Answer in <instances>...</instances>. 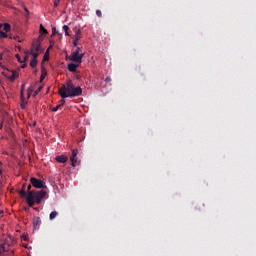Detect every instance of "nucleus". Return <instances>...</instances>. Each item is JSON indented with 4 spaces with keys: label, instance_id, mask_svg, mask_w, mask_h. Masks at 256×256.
<instances>
[{
    "label": "nucleus",
    "instance_id": "f257e3e1",
    "mask_svg": "<svg viewBox=\"0 0 256 256\" xmlns=\"http://www.w3.org/2000/svg\"><path fill=\"white\" fill-rule=\"evenodd\" d=\"M58 93L62 101H65L63 99H67V97H81V95H83V89H81L80 86L75 87L73 81L67 80L66 83L59 88Z\"/></svg>",
    "mask_w": 256,
    "mask_h": 256
},
{
    "label": "nucleus",
    "instance_id": "f03ea898",
    "mask_svg": "<svg viewBox=\"0 0 256 256\" xmlns=\"http://www.w3.org/2000/svg\"><path fill=\"white\" fill-rule=\"evenodd\" d=\"M20 197H25L26 202L29 207H34L35 203L38 205L45 199V196L47 195V192L44 190H40L38 192L35 191H29L28 193L25 191V187H23L19 191Z\"/></svg>",
    "mask_w": 256,
    "mask_h": 256
},
{
    "label": "nucleus",
    "instance_id": "7ed1b4c3",
    "mask_svg": "<svg viewBox=\"0 0 256 256\" xmlns=\"http://www.w3.org/2000/svg\"><path fill=\"white\" fill-rule=\"evenodd\" d=\"M2 75H4V77L9 79V81H11V83H13V82H15V79H18L19 72H17L16 70H9V69H7L6 71H4L2 73Z\"/></svg>",
    "mask_w": 256,
    "mask_h": 256
},
{
    "label": "nucleus",
    "instance_id": "20e7f679",
    "mask_svg": "<svg viewBox=\"0 0 256 256\" xmlns=\"http://www.w3.org/2000/svg\"><path fill=\"white\" fill-rule=\"evenodd\" d=\"M30 183H31V185H33V187H35L36 189H45V187H47V186H45V182H43V180L37 179V178H35V177H32V178L30 179Z\"/></svg>",
    "mask_w": 256,
    "mask_h": 256
},
{
    "label": "nucleus",
    "instance_id": "39448f33",
    "mask_svg": "<svg viewBox=\"0 0 256 256\" xmlns=\"http://www.w3.org/2000/svg\"><path fill=\"white\" fill-rule=\"evenodd\" d=\"M85 54H77V52H72L69 59L70 61H73L74 63H82L83 57Z\"/></svg>",
    "mask_w": 256,
    "mask_h": 256
},
{
    "label": "nucleus",
    "instance_id": "423d86ee",
    "mask_svg": "<svg viewBox=\"0 0 256 256\" xmlns=\"http://www.w3.org/2000/svg\"><path fill=\"white\" fill-rule=\"evenodd\" d=\"M77 155H79V150H72V155L70 157V161L72 163V167H77Z\"/></svg>",
    "mask_w": 256,
    "mask_h": 256
},
{
    "label": "nucleus",
    "instance_id": "0eeeda50",
    "mask_svg": "<svg viewBox=\"0 0 256 256\" xmlns=\"http://www.w3.org/2000/svg\"><path fill=\"white\" fill-rule=\"evenodd\" d=\"M79 65H81V63L75 62L68 64V71H70V73H76L77 67H79Z\"/></svg>",
    "mask_w": 256,
    "mask_h": 256
},
{
    "label": "nucleus",
    "instance_id": "6e6552de",
    "mask_svg": "<svg viewBox=\"0 0 256 256\" xmlns=\"http://www.w3.org/2000/svg\"><path fill=\"white\" fill-rule=\"evenodd\" d=\"M30 51L39 53V51H41V43L39 41L33 42Z\"/></svg>",
    "mask_w": 256,
    "mask_h": 256
},
{
    "label": "nucleus",
    "instance_id": "1a4fd4ad",
    "mask_svg": "<svg viewBox=\"0 0 256 256\" xmlns=\"http://www.w3.org/2000/svg\"><path fill=\"white\" fill-rule=\"evenodd\" d=\"M55 160L58 162V163H67V161H69V157L65 156V155H59V156H56L55 157Z\"/></svg>",
    "mask_w": 256,
    "mask_h": 256
},
{
    "label": "nucleus",
    "instance_id": "9d476101",
    "mask_svg": "<svg viewBox=\"0 0 256 256\" xmlns=\"http://www.w3.org/2000/svg\"><path fill=\"white\" fill-rule=\"evenodd\" d=\"M33 227H34V229H39V227H41V218L40 217L35 216L33 218Z\"/></svg>",
    "mask_w": 256,
    "mask_h": 256
},
{
    "label": "nucleus",
    "instance_id": "9b49d317",
    "mask_svg": "<svg viewBox=\"0 0 256 256\" xmlns=\"http://www.w3.org/2000/svg\"><path fill=\"white\" fill-rule=\"evenodd\" d=\"M1 27H3V31H5L6 33H9V31H11V25L9 23H5L4 25L0 24V29Z\"/></svg>",
    "mask_w": 256,
    "mask_h": 256
},
{
    "label": "nucleus",
    "instance_id": "f8f14e48",
    "mask_svg": "<svg viewBox=\"0 0 256 256\" xmlns=\"http://www.w3.org/2000/svg\"><path fill=\"white\" fill-rule=\"evenodd\" d=\"M45 77H47V70H45V68H42V73L40 76V83H43Z\"/></svg>",
    "mask_w": 256,
    "mask_h": 256
},
{
    "label": "nucleus",
    "instance_id": "ddd939ff",
    "mask_svg": "<svg viewBox=\"0 0 256 256\" xmlns=\"http://www.w3.org/2000/svg\"><path fill=\"white\" fill-rule=\"evenodd\" d=\"M57 215H59V213L57 211H52L49 215L50 221H53V219H55L57 217Z\"/></svg>",
    "mask_w": 256,
    "mask_h": 256
},
{
    "label": "nucleus",
    "instance_id": "4468645a",
    "mask_svg": "<svg viewBox=\"0 0 256 256\" xmlns=\"http://www.w3.org/2000/svg\"><path fill=\"white\" fill-rule=\"evenodd\" d=\"M40 33H41L42 35H47V33H49V32L47 31V29H45V27H43V24L40 25Z\"/></svg>",
    "mask_w": 256,
    "mask_h": 256
},
{
    "label": "nucleus",
    "instance_id": "2eb2a0df",
    "mask_svg": "<svg viewBox=\"0 0 256 256\" xmlns=\"http://www.w3.org/2000/svg\"><path fill=\"white\" fill-rule=\"evenodd\" d=\"M30 67H32V69H35V67H37V59H33L30 61Z\"/></svg>",
    "mask_w": 256,
    "mask_h": 256
},
{
    "label": "nucleus",
    "instance_id": "dca6fc26",
    "mask_svg": "<svg viewBox=\"0 0 256 256\" xmlns=\"http://www.w3.org/2000/svg\"><path fill=\"white\" fill-rule=\"evenodd\" d=\"M29 53L32 55V59H37L39 57V52H33V50H30Z\"/></svg>",
    "mask_w": 256,
    "mask_h": 256
},
{
    "label": "nucleus",
    "instance_id": "f3484780",
    "mask_svg": "<svg viewBox=\"0 0 256 256\" xmlns=\"http://www.w3.org/2000/svg\"><path fill=\"white\" fill-rule=\"evenodd\" d=\"M29 55H30L29 51H26L24 59L22 60V63H27V61H29Z\"/></svg>",
    "mask_w": 256,
    "mask_h": 256
},
{
    "label": "nucleus",
    "instance_id": "a211bd4d",
    "mask_svg": "<svg viewBox=\"0 0 256 256\" xmlns=\"http://www.w3.org/2000/svg\"><path fill=\"white\" fill-rule=\"evenodd\" d=\"M63 31H64L66 37H69V26L64 25V26H63Z\"/></svg>",
    "mask_w": 256,
    "mask_h": 256
},
{
    "label": "nucleus",
    "instance_id": "6ab92c4d",
    "mask_svg": "<svg viewBox=\"0 0 256 256\" xmlns=\"http://www.w3.org/2000/svg\"><path fill=\"white\" fill-rule=\"evenodd\" d=\"M43 61H49V50H46L44 57H43Z\"/></svg>",
    "mask_w": 256,
    "mask_h": 256
},
{
    "label": "nucleus",
    "instance_id": "aec40b11",
    "mask_svg": "<svg viewBox=\"0 0 256 256\" xmlns=\"http://www.w3.org/2000/svg\"><path fill=\"white\" fill-rule=\"evenodd\" d=\"M75 39H81V30H77L76 32H75Z\"/></svg>",
    "mask_w": 256,
    "mask_h": 256
},
{
    "label": "nucleus",
    "instance_id": "412c9836",
    "mask_svg": "<svg viewBox=\"0 0 256 256\" xmlns=\"http://www.w3.org/2000/svg\"><path fill=\"white\" fill-rule=\"evenodd\" d=\"M8 35L6 32L0 31V38L7 39Z\"/></svg>",
    "mask_w": 256,
    "mask_h": 256
},
{
    "label": "nucleus",
    "instance_id": "4be33fe9",
    "mask_svg": "<svg viewBox=\"0 0 256 256\" xmlns=\"http://www.w3.org/2000/svg\"><path fill=\"white\" fill-rule=\"evenodd\" d=\"M60 107H63V104L57 105L54 108H52L53 113H56V111H59Z\"/></svg>",
    "mask_w": 256,
    "mask_h": 256
},
{
    "label": "nucleus",
    "instance_id": "5701e85b",
    "mask_svg": "<svg viewBox=\"0 0 256 256\" xmlns=\"http://www.w3.org/2000/svg\"><path fill=\"white\" fill-rule=\"evenodd\" d=\"M25 85H27V82H24L22 85H21V95L23 97V91H25Z\"/></svg>",
    "mask_w": 256,
    "mask_h": 256
},
{
    "label": "nucleus",
    "instance_id": "b1692460",
    "mask_svg": "<svg viewBox=\"0 0 256 256\" xmlns=\"http://www.w3.org/2000/svg\"><path fill=\"white\" fill-rule=\"evenodd\" d=\"M52 35H59V31H57V28H52Z\"/></svg>",
    "mask_w": 256,
    "mask_h": 256
},
{
    "label": "nucleus",
    "instance_id": "393cba45",
    "mask_svg": "<svg viewBox=\"0 0 256 256\" xmlns=\"http://www.w3.org/2000/svg\"><path fill=\"white\" fill-rule=\"evenodd\" d=\"M73 45H74V47H77L79 45V39L78 38H75L73 40Z\"/></svg>",
    "mask_w": 256,
    "mask_h": 256
},
{
    "label": "nucleus",
    "instance_id": "a878e982",
    "mask_svg": "<svg viewBox=\"0 0 256 256\" xmlns=\"http://www.w3.org/2000/svg\"><path fill=\"white\" fill-rule=\"evenodd\" d=\"M73 53H77L78 55H81V47H76L75 51Z\"/></svg>",
    "mask_w": 256,
    "mask_h": 256
},
{
    "label": "nucleus",
    "instance_id": "bb28decb",
    "mask_svg": "<svg viewBox=\"0 0 256 256\" xmlns=\"http://www.w3.org/2000/svg\"><path fill=\"white\" fill-rule=\"evenodd\" d=\"M5 251V244H0V255Z\"/></svg>",
    "mask_w": 256,
    "mask_h": 256
},
{
    "label": "nucleus",
    "instance_id": "cd10ccee",
    "mask_svg": "<svg viewBox=\"0 0 256 256\" xmlns=\"http://www.w3.org/2000/svg\"><path fill=\"white\" fill-rule=\"evenodd\" d=\"M16 59L19 63H23V60H21V56L19 54H16Z\"/></svg>",
    "mask_w": 256,
    "mask_h": 256
},
{
    "label": "nucleus",
    "instance_id": "c85d7f7f",
    "mask_svg": "<svg viewBox=\"0 0 256 256\" xmlns=\"http://www.w3.org/2000/svg\"><path fill=\"white\" fill-rule=\"evenodd\" d=\"M59 3H61V0H55L54 7H59Z\"/></svg>",
    "mask_w": 256,
    "mask_h": 256
},
{
    "label": "nucleus",
    "instance_id": "c756f323",
    "mask_svg": "<svg viewBox=\"0 0 256 256\" xmlns=\"http://www.w3.org/2000/svg\"><path fill=\"white\" fill-rule=\"evenodd\" d=\"M43 86H40L36 91H35V95H38L40 93V91H42Z\"/></svg>",
    "mask_w": 256,
    "mask_h": 256
},
{
    "label": "nucleus",
    "instance_id": "7c9ffc66",
    "mask_svg": "<svg viewBox=\"0 0 256 256\" xmlns=\"http://www.w3.org/2000/svg\"><path fill=\"white\" fill-rule=\"evenodd\" d=\"M96 15H97V17H102V13H101V10H96Z\"/></svg>",
    "mask_w": 256,
    "mask_h": 256
},
{
    "label": "nucleus",
    "instance_id": "2f4dec72",
    "mask_svg": "<svg viewBox=\"0 0 256 256\" xmlns=\"http://www.w3.org/2000/svg\"><path fill=\"white\" fill-rule=\"evenodd\" d=\"M105 83H111V77H106L105 78Z\"/></svg>",
    "mask_w": 256,
    "mask_h": 256
},
{
    "label": "nucleus",
    "instance_id": "473e14b6",
    "mask_svg": "<svg viewBox=\"0 0 256 256\" xmlns=\"http://www.w3.org/2000/svg\"><path fill=\"white\" fill-rule=\"evenodd\" d=\"M28 93H33V87L28 88Z\"/></svg>",
    "mask_w": 256,
    "mask_h": 256
},
{
    "label": "nucleus",
    "instance_id": "72a5a7b5",
    "mask_svg": "<svg viewBox=\"0 0 256 256\" xmlns=\"http://www.w3.org/2000/svg\"><path fill=\"white\" fill-rule=\"evenodd\" d=\"M10 39H19V36L13 37V36H9Z\"/></svg>",
    "mask_w": 256,
    "mask_h": 256
},
{
    "label": "nucleus",
    "instance_id": "f704fd0d",
    "mask_svg": "<svg viewBox=\"0 0 256 256\" xmlns=\"http://www.w3.org/2000/svg\"><path fill=\"white\" fill-rule=\"evenodd\" d=\"M50 43H51L50 45H52L53 47V45H55V40H51Z\"/></svg>",
    "mask_w": 256,
    "mask_h": 256
},
{
    "label": "nucleus",
    "instance_id": "c9c22d12",
    "mask_svg": "<svg viewBox=\"0 0 256 256\" xmlns=\"http://www.w3.org/2000/svg\"><path fill=\"white\" fill-rule=\"evenodd\" d=\"M50 49H53V45H50V46L48 47V49H47L48 53H49Z\"/></svg>",
    "mask_w": 256,
    "mask_h": 256
},
{
    "label": "nucleus",
    "instance_id": "e433bc0d",
    "mask_svg": "<svg viewBox=\"0 0 256 256\" xmlns=\"http://www.w3.org/2000/svg\"><path fill=\"white\" fill-rule=\"evenodd\" d=\"M27 191H28V193H29V191H32V190H31V185H28Z\"/></svg>",
    "mask_w": 256,
    "mask_h": 256
},
{
    "label": "nucleus",
    "instance_id": "4c0bfd02",
    "mask_svg": "<svg viewBox=\"0 0 256 256\" xmlns=\"http://www.w3.org/2000/svg\"><path fill=\"white\" fill-rule=\"evenodd\" d=\"M25 67H27V64H23V65L21 66L22 69H25Z\"/></svg>",
    "mask_w": 256,
    "mask_h": 256
},
{
    "label": "nucleus",
    "instance_id": "58836bf2",
    "mask_svg": "<svg viewBox=\"0 0 256 256\" xmlns=\"http://www.w3.org/2000/svg\"><path fill=\"white\" fill-rule=\"evenodd\" d=\"M25 11L27 12V14L29 15V10L27 8H25Z\"/></svg>",
    "mask_w": 256,
    "mask_h": 256
},
{
    "label": "nucleus",
    "instance_id": "ea45409f",
    "mask_svg": "<svg viewBox=\"0 0 256 256\" xmlns=\"http://www.w3.org/2000/svg\"><path fill=\"white\" fill-rule=\"evenodd\" d=\"M0 215H3V210H0Z\"/></svg>",
    "mask_w": 256,
    "mask_h": 256
},
{
    "label": "nucleus",
    "instance_id": "a19ab883",
    "mask_svg": "<svg viewBox=\"0 0 256 256\" xmlns=\"http://www.w3.org/2000/svg\"><path fill=\"white\" fill-rule=\"evenodd\" d=\"M21 107H22V109H25V105H23V104H22V106H21Z\"/></svg>",
    "mask_w": 256,
    "mask_h": 256
},
{
    "label": "nucleus",
    "instance_id": "79ce46f5",
    "mask_svg": "<svg viewBox=\"0 0 256 256\" xmlns=\"http://www.w3.org/2000/svg\"><path fill=\"white\" fill-rule=\"evenodd\" d=\"M3 173V170L0 169V174Z\"/></svg>",
    "mask_w": 256,
    "mask_h": 256
},
{
    "label": "nucleus",
    "instance_id": "37998d69",
    "mask_svg": "<svg viewBox=\"0 0 256 256\" xmlns=\"http://www.w3.org/2000/svg\"><path fill=\"white\" fill-rule=\"evenodd\" d=\"M1 165H3V163L0 162V167H1Z\"/></svg>",
    "mask_w": 256,
    "mask_h": 256
}]
</instances>
